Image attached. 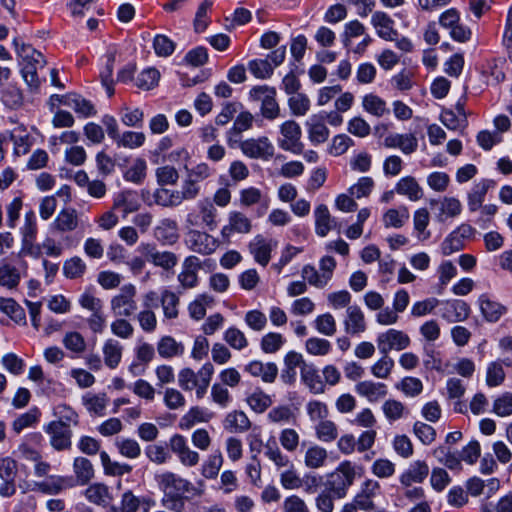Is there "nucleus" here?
<instances>
[{
    "mask_svg": "<svg viewBox=\"0 0 512 512\" xmlns=\"http://www.w3.org/2000/svg\"><path fill=\"white\" fill-rule=\"evenodd\" d=\"M214 374V366L211 362H206L195 372L191 368H183L178 373V385L184 391L195 389L197 399H202L210 385Z\"/></svg>",
    "mask_w": 512,
    "mask_h": 512,
    "instance_id": "obj_1",
    "label": "nucleus"
},
{
    "mask_svg": "<svg viewBox=\"0 0 512 512\" xmlns=\"http://www.w3.org/2000/svg\"><path fill=\"white\" fill-rule=\"evenodd\" d=\"M355 477V465L348 460L342 461L335 470L327 475L324 489L331 492L338 499H343L353 485Z\"/></svg>",
    "mask_w": 512,
    "mask_h": 512,
    "instance_id": "obj_2",
    "label": "nucleus"
},
{
    "mask_svg": "<svg viewBox=\"0 0 512 512\" xmlns=\"http://www.w3.org/2000/svg\"><path fill=\"white\" fill-rule=\"evenodd\" d=\"M440 27L447 30L450 38L458 43H467L472 38V30L461 20V14L456 8H449L439 15Z\"/></svg>",
    "mask_w": 512,
    "mask_h": 512,
    "instance_id": "obj_3",
    "label": "nucleus"
},
{
    "mask_svg": "<svg viewBox=\"0 0 512 512\" xmlns=\"http://www.w3.org/2000/svg\"><path fill=\"white\" fill-rule=\"evenodd\" d=\"M21 252L32 257L40 256V247L35 244L38 235L37 217L33 210L25 213L24 223L20 228Z\"/></svg>",
    "mask_w": 512,
    "mask_h": 512,
    "instance_id": "obj_4",
    "label": "nucleus"
},
{
    "mask_svg": "<svg viewBox=\"0 0 512 512\" xmlns=\"http://www.w3.org/2000/svg\"><path fill=\"white\" fill-rule=\"evenodd\" d=\"M281 137L278 138V146L293 154L299 155L303 153L304 144L301 141L302 129L294 120H287L280 125Z\"/></svg>",
    "mask_w": 512,
    "mask_h": 512,
    "instance_id": "obj_5",
    "label": "nucleus"
},
{
    "mask_svg": "<svg viewBox=\"0 0 512 512\" xmlns=\"http://www.w3.org/2000/svg\"><path fill=\"white\" fill-rule=\"evenodd\" d=\"M250 97L261 102V114L265 119L274 120L280 115V107L276 100V90L267 85L255 86L250 90Z\"/></svg>",
    "mask_w": 512,
    "mask_h": 512,
    "instance_id": "obj_6",
    "label": "nucleus"
},
{
    "mask_svg": "<svg viewBox=\"0 0 512 512\" xmlns=\"http://www.w3.org/2000/svg\"><path fill=\"white\" fill-rule=\"evenodd\" d=\"M137 252L156 267L163 270H172L178 263V257L171 251H160L154 243L142 242L137 247Z\"/></svg>",
    "mask_w": 512,
    "mask_h": 512,
    "instance_id": "obj_7",
    "label": "nucleus"
},
{
    "mask_svg": "<svg viewBox=\"0 0 512 512\" xmlns=\"http://www.w3.org/2000/svg\"><path fill=\"white\" fill-rule=\"evenodd\" d=\"M155 480L165 497L184 495L193 489L188 480L170 471L156 474Z\"/></svg>",
    "mask_w": 512,
    "mask_h": 512,
    "instance_id": "obj_8",
    "label": "nucleus"
},
{
    "mask_svg": "<svg viewBox=\"0 0 512 512\" xmlns=\"http://www.w3.org/2000/svg\"><path fill=\"white\" fill-rule=\"evenodd\" d=\"M136 287L133 284H126L120 289V293L111 299V310L116 316L130 317L137 310L135 301Z\"/></svg>",
    "mask_w": 512,
    "mask_h": 512,
    "instance_id": "obj_9",
    "label": "nucleus"
},
{
    "mask_svg": "<svg viewBox=\"0 0 512 512\" xmlns=\"http://www.w3.org/2000/svg\"><path fill=\"white\" fill-rule=\"evenodd\" d=\"M186 222L190 226H206L214 230L217 227V209L209 200H201L196 209L187 215Z\"/></svg>",
    "mask_w": 512,
    "mask_h": 512,
    "instance_id": "obj_10",
    "label": "nucleus"
},
{
    "mask_svg": "<svg viewBox=\"0 0 512 512\" xmlns=\"http://www.w3.org/2000/svg\"><path fill=\"white\" fill-rule=\"evenodd\" d=\"M241 152L251 159L269 160L274 155V146L266 136L249 138L239 143Z\"/></svg>",
    "mask_w": 512,
    "mask_h": 512,
    "instance_id": "obj_11",
    "label": "nucleus"
},
{
    "mask_svg": "<svg viewBox=\"0 0 512 512\" xmlns=\"http://www.w3.org/2000/svg\"><path fill=\"white\" fill-rule=\"evenodd\" d=\"M187 248L201 255H210L219 246V241L206 232L190 230L185 238Z\"/></svg>",
    "mask_w": 512,
    "mask_h": 512,
    "instance_id": "obj_12",
    "label": "nucleus"
},
{
    "mask_svg": "<svg viewBox=\"0 0 512 512\" xmlns=\"http://www.w3.org/2000/svg\"><path fill=\"white\" fill-rule=\"evenodd\" d=\"M377 346L382 354H388L391 350L401 351L410 346V337L403 331L389 329L377 336Z\"/></svg>",
    "mask_w": 512,
    "mask_h": 512,
    "instance_id": "obj_13",
    "label": "nucleus"
},
{
    "mask_svg": "<svg viewBox=\"0 0 512 512\" xmlns=\"http://www.w3.org/2000/svg\"><path fill=\"white\" fill-rule=\"evenodd\" d=\"M169 448L184 466L194 467L200 460L198 452L189 447L186 438L181 434H174L169 439Z\"/></svg>",
    "mask_w": 512,
    "mask_h": 512,
    "instance_id": "obj_14",
    "label": "nucleus"
},
{
    "mask_svg": "<svg viewBox=\"0 0 512 512\" xmlns=\"http://www.w3.org/2000/svg\"><path fill=\"white\" fill-rule=\"evenodd\" d=\"M251 230V220L244 213L231 211L228 215V224L221 229V237L224 242L229 243L234 233L247 234Z\"/></svg>",
    "mask_w": 512,
    "mask_h": 512,
    "instance_id": "obj_15",
    "label": "nucleus"
},
{
    "mask_svg": "<svg viewBox=\"0 0 512 512\" xmlns=\"http://www.w3.org/2000/svg\"><path fill=\"white\" fill-rule=\"evenodd\" d=\"M202 268L199 257L191 255L184 259L182 270L178 274L177 279L183 289H192L198 285V272Z\"/></svg>",
    "mask_w": 512,
    "mask_h": 512,
    "instance_id": "obj_16",
    "label": "nucleus"
},
{
    "mask_svg": "<svg viewBox=\"0 0 512 512\" xmlns=\"http://www.w3.org/2000/svg\"><path fill=\"white\" fill-rule=\"evenodd\" d=\"M16 463L10 457L0 459V495L8 498L16 493Z\"/></svg>",
    "mask_w": 512,
    "mask_h": 512,
    "instance_id": "obj_17",
    "label": "nucleus"
},
{
    "mask_svg": "<svg viewBox=\"0 0 512 512\" xmlns=\"http://www.w3.org/2000/svg\"><path fill=\"white\" fill-rule=\"evenodd\" d=\"M380 483L374 479H366L360 487L359 492L354 497V503L358 508L364 511L375 509L374 498L380 495Z\"/></svg>",
    "mask_w": 512,
    "mask_h": 512,
    "instance_id": "obj_18",
    "label": "nucleus"
},
{
    "mask_svg": "<svg viewBox=\"0 0 512 512\" xmlns=\"http://www.w3.org/2000/svg\"><path fill=\"white\" fill-rule=\"evenodd\" d=\"M44 430L50 436V443L54 449L62 451L71 447L72 431L69 427L60 422H50Z\"/></svg>",
    "mask_w": 512,
    "mask_h": 512,
    "instance_id": "obj_19",
    "label": "nucleus"
},
{
    "mask_svg": "<svg viewBox=\"0 0 512 512\" xmlns=\"http://www.w3.org/2000/svg\"><path fill=\"white\" fill-rule=\"evenodd\" d=\"M308 139L313 145L326 142L330 136V130L326 126L323 113L314 114L306 121Z\"/></svg>",
    "mask_w": 512,
    "mask_h": 512,
    "instance_id": "obj_20",
    "label": "nucleus"
},
{
    "mask_svg": "<svg viewBox=\"0 0 512 512\" xmlns=\"http://www.w3.org/2000/svg\"><path fill=\"white\" fill-rule=\"evenodd\" d=\"M276 245V241L266 239L262 235H257L249 243V251L253 255L255 262L265 267L269 263L271 259V252Z\"/></svg>",
    "mask_w": 512,
    "mask_h": 512,
    "instance_id": "obj_21",
    "label": "nucleus"
},
{
    "mask_svg": "<svg viewBox=\"0 0 512 512\" xmlns=\"http://www.w3.org/2000/svg\"><path fill=\"white\" fill-rule=\"evenodd\" d=\"M469 314L470 307L463 300L446 301L440 308V316L449 323L465 321Z\"/></svg>",
    "mask_w": 512,
    "mask_h": 512,
    "instance_id": "obj_22",
    "label": "nucleus"
},
{
    "mask_svg": "<svg viewBox=\"0 0 512 512\" xmlns=\"http://www.w3.org/2000/svg\"><path fill=\"white\" fill-rule=\"evenodd\" d=\"M141 207V202L136 191L124 190L115 195L112 209L122 213V217L136 212Z\"/></svg>",
    "mask_w": 512,
    "mask_h": 512,
    "instance_id": "obj_23",
    "label": "nucleus"
},
{
    "mask_svg": "<svg viewBox=\"0 0 512 512\" xmlns=\"http://www.w3.org/2000/svg\"><path fill=\"white\" fill-rule=\"evenodd\" d=\"M355 392L369 402L376 403L387 396L388 388L385 383L365 380L355 385Z\"/></svg>",
    "mask_w": 512,
    "mask_h": 512,
    "instance_id": "obj_24",
    "label": "nucleus"
},
{
    "mask_svg": "<svg viewBox=\"0 0 512 512\" xmlns=\"http://www.w3.org/2000/svg\"><path fill=\"white\" fill-rule=\"evenodd\" d=\"M345 332L349 335H360L367 329L365 316L361 308L357 305L349 306L346 310V319L344 320Z\"/></svg>",
    "mask_w": 512,
    "mask_h": 512,
    "instance_id": "obj_25",
    "label": "nucleus"
},
{
    "mask_svg": "<svg viewBox=\"0 0 512 512\" xmlns=\"http://www.w3.org/2000/svg\"><path fill=\"white\" fill-rule=\"evenodd\" d=\"M384 146L387 148H398L404 154L410 155L418 148V140L414 134H389L384 138Z\"/></svg>",
    "mask_w": 512,
    "mask_h": 512,
    "instance_id": "obj_26",
    "label": "nucleus"
},
{
    "mask_svg": "<svg viewBox=\"0 0 512 512\" xmlns=\"http://www.w3.org/2000/svg\"><path fill=\"white\" fill-rule=\"evenodd\" d=\"M429 475V466L425 461L417 460L400 475L399 481L402 486H410L413 483H422Z\"/></svg>",
    "mask_w": 512,
    "mask_h": 512,
    "instance_id": "obj_27",
    "label": "nucleus"
},
{
    "mask_svg": "<svg viewBox=\"0 0 512 512\" xmlns=\"http://www.w3.org/2000/svg\"><path fill=\"white\" fill-rule=\"evenodd\" d=\"M496 182L492 179H482L475 183L468 194V209L470 212L478 211L485 200L489 189L495 187Z\"/></svg>",
    "mask_w": 512,
    "mask_h": 512,
    "instance_id": "obj_28",
    "label": "nucleus"
},
{
    "mask_svg": "<svg viewBox=\"0 0 512 512\" xmlns=\"http://www.w3.org/2000/svg\"><path fill=\"white\" fill-rule=\"evenodd\" d=\"M371 23L378 36L384 40H397L398 32L394 29V21L384 12L377 11L372 15Z\"/></svg>",
    "mask_w": 512,
    "mask_h": 512,
    "instance_id": "obj_29",
    "label": "nucleus"
},
{
    "mask_svg": "<svg viewBox=\"0 0 512 512\" xmlns=\"http://www.w3.org/2000/svg\"><path fill=\"white\" fill-rule=\"evenodd\" d=\"M36 487L44 494L55 495L75 487V481L70 476H51L45 481L36 483Z\"/></svg>",
    "mask_w": 512,
    "mask_h": 512,
    "instance_id": "obj_30",
    "label": "nucleus"
},
{
    "mask_svg": "<svg viewBox=\"0 0 512 512\" xmlns=\"http://www.w3.org/2000/svg\"><path fill=\"white\" fill-rule=\"evenodd\" d=\"M247 371L253 377H260L265 383H273L278 375V367L275 363H262L254 360L245 366Z\"/></svg>",
    "mask_w": 512,
    "mask_h": 512,
    "instance_id": "obj_31",
    "label": "nucleus"
},
{
    "mask_svg": "<svg viewBox=\"0 0 512 512\" xmlns=\"http://www.w3.org/2000/svg\"><path fill=\"white\" fill-rule=\"evenodd\" d=\"M52 230L57 233H66L78 227V215L74 208L62 209L51 224Z\"/></svg>",
    "mask_w": 512,
    "mask_h": 512,
    "instance_id": "obj_32",
    "label": "nucleus"
},
{
    "mask_svg": "<svg viewBox=\"0 0 512 512\" xmlns=\"http://www.w3.org/2000/svg\"><path fill=\"white\" fill-rule=\"evenodd\" d=\"M12 43L18 55L19 64L30 62L36 66L45 65L46 62L44 56L31 45L21 42L19 38H14Z\"/></svg>",
    "mask_w": 512,
    "mask_h": 512,
    "instance_id": "obj_33",
    "label": "nucleus"
},
{
    "mask_svg": "<svg viewBox=\"0 0 512 512\" xmlns=\"http://www.w3.org/2000/svg\"><path fill=\"white\" fill-rule=\"evenodd\" d=\"M154 237L162 244H174L179 238L177 222L170 218L162 219L154 228Z\"/></svg>",
    "mask_w": 512,
    "mask_h": 512,
    "instance_id": "obj_34",
    "label": "nucleus"
},
{
    "mask_svg": "<svg viewBox=\"0 0 512 512\" xmlns=\"http://www.w3.org/2000/svg\"><path fill=\"white\" fill-rule=\"evenodd\" d=\"M157 352L163 359H172L180 357L185 352V346L182 342L176 341L172 336H162L157 342Z\"/></svg>",
    "mask_w": 512,
    "mask_h": 512,
    "instance_id": "obj_35",
    "label": "nucleus"
},
{
    "mask_svg": "<svg viewBox=\"0 0 512 512\" xmlns=\"http://www.w3.org/2000/svg\"><path fill=\"white\" fill-rule=\"evenodd\" d=\"M437 461L451 471H461L462 461L457 451L451 450L448 446H438L432 452Z\"/></svg>",
    "mask_w": 512,
    "mask_h": 512,
    "instance_id": "obj_36",
    "label": "nucleus"
},
{
    "mask_svg": "<svg viewBox=\"0 0 512 512\" xmlns=\"http://www.w3.org/2000/svg\"><path fill=\"white\" fill-rule=\"evenodd\" d=\"M314 217L315 231L320 237H325L336 226V221L325 204H320L315 208Z\"/></svg>",
    "mask_w": 512,
    "mask_h": 512,
    "instance_id": "obj_37",
    "label": "nucleus"
},
{
    "mask_svg": "<svg viewBox=\"0 0 512 512\" xmlns=\"http://www.w3.org/2000/svg\"><path fill=\"white\" fill-rule=\"evenodd\" d=\"M65 106L72 108L80 117L87 118L96 115L94 104L78 94H68L62 99Z\"/></svg>",
    "mask_w": 512,
    "mask_h": 512,
    "instance_id": "obj_38",
    "label": "nucleus"
},
{
    "mask_svg": "<svg viewBox=\"0 0 512 512\" xmlns=\"http://www.w3.org/2000/svg\"><path fill=\"white\" fill-rule=\"evenodd\" d=\"M73 472L75 486L86 485L94 477V467L92 462L85 457H76L73 462Z\"/></svg>",
    "mask_w": 512,
    "mask_h": 512,
    "instance_id": "obj_39",
    "label": "nucleus"
},
{
    "mask_svg": "<svg viewBox=\"0 0 512 512\" xmlns=\"http://www.w3.org/2000/svg\"><path fill=\"white\" fill-rule=\"evenodd\" d=\"M10 140L14 144V154L17 156L27 154L33 144L31 135L23 125L15 127L10 132Z\"/></svg>",
    "mask_w": 512,
    "mask_h": 512,
    "instance_id": "obj_40",
    "label": "nucleus"
},
{
    "mask_svg": "<svg viewBox=\"0 0 512 512\" xmlns=\"http://www.w3.org/2000/svg\"><path fill=\"white\" fill-rule=\"evenodd\" d=\"M160 304L164 319L174 320L179 316L180 298L175 292L167 288L162 289L160 293Z\"/></svg>",
    "mask_w": 512,
    "mask_h": 512,
    "instance_id": "obj_41",
    "label": "nucleus"
},
{
    "mask_svg": "<svg viewBox=\"0 0 512 512\" xmlns=\"http://www.w3.org/2000/svg\"><path fill=\"white\" fill-rule=\"evenodd\" d=\"M399 195L406 196L410 201H418L423 197V189L412 176L402 177L395 185Z\"/></svg>",
    "mask_w": 512,
    "mask_h": 512,
    "instance_id": "obj_42",
    "label": "nucleus"
},
{
    "mask_svg": "<svg viewBox=\"0 0 512 512\" xmlns=\"http://www.w3.org/2000/svg\"><path fill=\"white\" fill-rule=\"evenodd\" d=\"M303 383L309 388L314 394H320L325 391V384L322 381L318 369L312 363H307L302 366L300 372Z\"/></svg>",
    "mask_w": 512,
    "mask_h": 512,
    "instance_id": "obj_43",
    "label": "nucleus"
},
{
    "mask_svg": "<svg viewBox=\"0 0 512 512\" xmlns=\"http://www.w3.org/2000/svg\"><path fill=\"white\" fill-rule=\"evenodd\" d=\"M223 426L231 433H243L250 429L251 422L243 411L235 410L226 415Z\"/></svg>",
    "mask_w": 512,
    "mask_h": 512,
    "instance_id": "obj_44",
    "label": "nucleus"
},
{
    "mask_svg": "<svg viewBox=\"0 0 512 512\" xmlns=\"http://www.w3.org/2000/svg\"><path fill=\"white\" fill-rule=\"evenodd\" d=\"M123 346L115 339H107L102 347V353L105 365L110 369H115L121 362Z\"/></svg>",
    "mask_w": 512,
    "mask_h": 512,
    "instance_id": "obj_45",
    "label": "nucleus"
},
{
    "mask_svg": "<svg viewBox=\"0 0 512 512\" xmlns=\"http://www.w3.org/2000/svg\"><path fill=\"white\" fill-rule=\"evenodd\" d=\"M479 304L484 318L489 322H497L507 312L504 305L490 299L485 294L480 296Z\"/></svg>",
    "mask_w": 512,
    "mask_h": 512,
    "instance_id": "obj_46",
    "label": "nucleus"
},
{
    "mask_svg": "<svg viewBox=\"0 0 512 512\" xmlns=\"http://www.w3.org/2000/svg\"><path fill=\"white\" fill-rule=\"evenodd\" d=\"M264 455L276 466L277 469L292 468V461L280 449L274 439H270L264 445Z\"/></svg>",
    "mask_w": 512,
    "mask_h": 512,
    "instance_id": "obj_47",
    "label": "nucleus"
},
{
    "mask_svg": "<svg viewBox=\"0 0 512 512\" xmlns=\"http://www.w3.org/2000/svg\"><path fill=\"white\" fill-rule=\"evenodd\" d=\"M108 397L106 393H86L82 396V404L90 414L103 416L108 404Z\"/></svg>",
    "mask_w": 512,
    "mask_h": 512,
    "instance_id": "obj_48",
    "label": "nucleus"
},
{
    "mask_svg": "<svg viewBox=\"0 0 512 512\" xmlns=\"http://www.w3.org/2000/svg\"><path fill=\"white\" fill-rule=\"evenodd\" d=\"M431 204H439L437 220L444 222L447 218H454L462 211L461 202L455 197H444L440 202L432 201Z\"/></svg>",
    "mask_w": 512,
    "mask_h": 512,
    "instance_id": "obj_49",
    "label": "nucleus"
},
{
    "mask_svg": "<svg viewBox=\"0 0 512 512\" xmlns=\"http://www.w3.org/2000/svg\"><path fill=\"white\" fill-rule=\"evenodd\" d=\"M362 107L364 111L378 118L389 113L386 101L373 93L363 96Z\"/></svg>",
    "mask_w": 512,
    "mask_h": 512,
    "instance_id": "obj_50",
    "label": "nucleus"
},
{
    "mask_svg": "<svg viewBox=\"0 0 512 512\" xmlns=\"http://www.w3.org/2000/svg\"><path fill=\"white\" fill-rule=\"evenodd\" d=\"M327 459V450L316 444L308 447L304 455L305 466L310 469H319L324 467Z\"/></svg>",
    "mask_w": 512,
    "mask_h": 512,
    "instance_id": "obj_51",
    "label": "nucleus"
},
{
    "mask_svg": "<svg viewBox=\"0 0 512 512\" xmlns=\"http://www.w3.org/2000/svg\"><path fill=\"white\" fill-rule=\"evenodd\" d=\"M146 136L143 132L127 130L120 132L113 141L118 148L137 149L143 146Z\"/></svg>",
    "mask_w": 512,
    "mask_h": 512,
    "instance_id": "obj_52",
    "label": "nucleus"
},
{
    "mask_svg": "<svg viewBox=\"0 0 512 512\" xmlns=\"http://www.w3.org/2000/svg\"><path fill=\"white\" fill-rule=\"evenodd\" d=\"M86 499L99 506H105L112 499L109 488L103 483H95L90 485L84 492Z\"/></svg>",
    "mask_w": 512,
    "mask_h": 512,
    "instance_id": "obj_53",
    "label": "nucleus"
},
{
    "mask_svg": "<svg viewBox=\"0 0 512 512\" xmlns=\"http://www.w3.org/2000/svg\"><path fill=\"white\" fill-rule=\"evenodd\" d=\"M315 435L317 439L324 443L334 442L339 435L337 424L327 419L317 422L315 426Z\"/></svg>",
    "mask_w": 512,
    "mask_h": 512,
    "instance_id": "obj_54",
    "label": "nucleus"
},
{
    "mask_svg": "<svg viewBox=\"0 0 512 512\" xmlns=\"http://www.w3.org/2000/svg\"><path fill=\"white\" fill-rule=\"evenodd\" d=\"M410 218L409 210L406 206H400L397 209H389L383 215V223L386 228H401Z\"/></svg>",
    "mask_w": 512,
    "mask_h": 512,
    "instance_id": "obj_55",
    "label": "nucleus"
},
{
    "mask_svg": "<svg viewBox=\"0 0 512 512\" xmlns=\"http://www.w3.org/2000/svg\"><path fill=\"white\" fill-rule=\"evenodd\" d=\"M41 412L37 407L29 409L20 414L12 423V429L16 433L22 432L26 428L35 427L40 420Z\"/></svg>",
    "mask_w": 512,
    "mask_h": 512,
    "instance_id": "obj_56",
    "label": "nucleus"
},
{
    "mask_svg": "<svg viewBox=\"0 0 512 512\" xmlns=\"http://www.w3.org/2000/svg\"><path fill=\"white\" fill-rule=\"evenodd\" d=\"M100 460L104 469V473L109 476H123L125 474L131 473L133 469V467L127 463L112 461L110 456L105 451L100 453Z\"/></svg>",
    "mask_w": 512,
    "mask_h": 512,
    "instance_id": "obj_57",
    "label": "nucleus"
},
{
    "mask_svg": "<svg viewBox=\"0 0 512 512\" xmlns=\"http://www.w3.org/2000/svg\"><path fill=\"white\" fill-rule=\"evenodd\" d=\"M153 197L155 204L163 207H176L183 202L179 191L166 188L156 189Z\"/></svg>",
    "mask_w": 512,
    "mask_h": 512,
    "instance_id": "obj_58",
    "label": "nucleus"
},
{
    "mask_svg": "<svg viewBox=\"0 0 512 512\" xmlns=\"http://www.w3.org/2000/svg\"><path fill=\"white\" fill-rule=\"evenodd\" d=\"M213 303L214 298L211 295L207 293L198 295L188 306L190 317L195 320H201L206 314V308Z\"/></svg>",
    "mask_w": 512,
    "mask_h": 512,
    "instance_id": "obj_59",
    "label": "nucleus"
},
{
    "mask_svg": "<svg viewBox=\"0 0 512 512\" xmlns=\"http://www.w3.org/2000/svg\"><path fill=\"white\" fill-rule=\"evenodd\" d=\"M382 411L390 422L397 421L409 413L406 406L401 401L395 399L386 400L382 405Z\"/></svg>",
    "mask_w": 512,
    "mask_h": 512,
    "instance_id": "obj_60",
    "label": "nucleus"
},
{
    "mask_svg": "<svg viewBox=\"0 0 512 512\" xmlns=\"http://www.w3.org/2000/svg\"><path fill=\"white\" fill-rule=\"evenodd\" d=\"M1 101L9 109H18L24 102L23 93L17 86L8 85L1 92Z\"/></svg>",
    "mask_w": 512,
    "mask_h": 512,
    "instance_id": "obj_61",
    "label": "nucleus"
},
{
    "mask_svg": "<svg viewBox=\"0 0 512 512\" xmlns=\"http://www.w3.org/2000/svg\"><path fill=\"white\" fill-rule=\"evenodd\" d=\"M0 311L8 315L16 323L25 321L24 309L12 298L0 297Z\"/></svg>",
    "mask_w": 512,
    "mask_h": 512,
    "instance_id": "obj_62",
    "label": "nucleus"
},
{
    "mask_svg": "<svg viewBox=\"0 0 512 512\" xmlns=\"http://www.w3.org/2000/svg\"><path fill=\"white\" fill-rule=\"evenodd\" d=\"M62 344L67 350L75 353L76 355H80L86 350L85 338L77 331L65 333L62 339Z\"/></svg>",
    "mask_w": 512,
    "mask_h": 512,
    "instance_id": "obj_63",
    "label": "nucleus"
},
{
    "mask_svg": "<svg viewBox=\"0 0 512 512\" xmlns=\"http://www.w3.org/2000/svg\"><path fill=\"white\" fill-rule=\"evenodd\" d=\"M267 420L272 424H288L295 420V414L290 406L279 405L268 412Z\"/></svg>",
    "mask_w": 512,
    "mask_h": 512,
    "instance_id": "obj_64",
    "label": "nucleus"
}]
</instances>
